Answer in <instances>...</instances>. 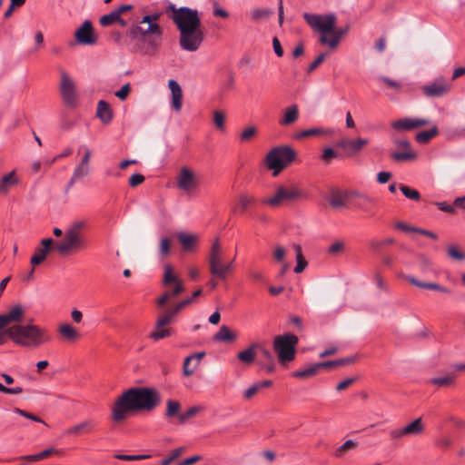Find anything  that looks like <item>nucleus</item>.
Wrapping results in <instances>:
<instances>
[{
  "label": "nucleus",
  "mask_w": 465,
  "mask_h": 465,
  "mask_svg": "<svg viewBox=\"0 0 465 465\" xmlns=\"http://www.w3.org/2000/svg\"><path fill=\"white\" fill-rule=\"evenodd\" d=\"M26 315L24 305L17 303L0 314V346L7 338L23 347H39L50 342L51 334L46 328L35 324H22Z\"/></svg>",
  "instance_id": "nucleus-1"
},
{
  "label": "nucleus",
  "mask_w": 465,
  "mask_h": 465,
  "mask_svg": "<svg viewBox=\"0 0 465 465\" xmlns=\"http://www.w3.org/2000/svg\"><path fill=\"white\" fill-rule=\"evenodd\" d=\"M165 13L180 33V47L187 52L197 51L204 40L199 12L187 6L176 7L171 4L166 7Z\"/></svg>",
  "instance_id": "nucleus-2"
},
{
  "label": "nucleus",
  "mask_w": 465,
  "mask_h": 465,
  "mask_svg": "<svg viewBox=\"0 0 465 465\" xmlns=\"http://www.w3.org/2000/svg\"><path fill=\"white\" fill-rule=\"evenodd\" d=\"M160 403L161 395L156 390L148 387L131 388L115 400L111 408V418L120 423L127 419L130 412L152 411Z\"/></svg>",
  "instance_id": "nucleus-3"
},
{
  "label": "nucleus",
  "mask_w": 465,
  "mask_h": 465,
  "mask_svg": "<svg viewBox=\"0 0 465 465\" xmlns=\"http://www.w3.org/2000/svg\"><path fill=\"white\" fill-rule=\"evenodd\" d=\"M85 223L75 221L64 232L63 238L54 243V250L61 255H69L84 250L87 247L84 229Z\"/></svg>",
  "instance_id": "nucleus-4"
},
{
  "label": "nucleus",
  "mask_w": 465,
  "mask_h": 465,
  "mask_svg": "<svg viewBox=\"0 0 465 465\" xmlns=\"http://www.w3.org/2000/svg\"><path fill=\"white\" fill-rule=\"evenodd\" d=\"M296 158V152L289 145H281L272 148L265 157L267 168L277 176L283 169L288 167Z\"/></svg>",
  "instance_id": "nucleus-5"
},
{
  "label": "nucleus",
  "mask_w": 465,
  "mask_h": 465,
  "mask_svg": "<svg viewBox=\"0 0 465 465\" xmlns=\"http://www.w3.org/2000/svg\"><path fill=\"white\" fill-rule=\"evenodd\" d=\"M223 251L219 239H215L211 246L208 255L210 273L216 278L224 280L228 273L232 271L233 262H223Z\"/></svg>",
  "instance_id": "nucleus-6"
},
{
  "label": "nucleus",
  "mask_w": 465,
  "mask_h": 465,
  "mask_svg": "<svg viewBox=\"0 0 465 465\" xmlns=\"http://www.w3.org/2000/svg\"><path fill=\"white\" fill-rule=\"evenodd\" d=\"M298 341V337L292 333H285L274 337L272 348L281 363L290 362L294 360Z\"/></svg>",
  "instance_id": "nucleus-7"
},
{
  "label": "nucleus",
  "mask_w": 465,
  "mask_h": 465,
  "mask_svg": "<svg viewBox=\"0 0 465 465\" xmlns=\"http://www.w3.org/2000/svg\"><path fill=\"white\" fill-rule=\"evenodd\" d=\"M301 197L302 192L296 187L279 185L275 188L274 193L271 196L262 198L261 203L270 206L271 208H279Z\"/></svg>",
  "instance_id": "nucleus-8"
},
{
  "label": "nucleus",
  "mask_w": 465,
  "mask_h": 465,
  "mask_svg": "<svg viewBox=\"0 0 465 465\" xmlns=\"http://www.w3.org/2000/svg\"><path fill=\"white\" fill-rule=\"evenodd\" d=\"M303 18L310 27L321 34V35H328L333 31L336 25V15L334 14L316 15L304 13Z\"/></svg>",
  "instance_id": "nucleus-9"
},
{
  "label": "nucleus",
  "mask_w": 465,
  "mask_h": 465,
  "mask_svg": "<svg viewBox=\"0 0 465 465\" xmlns=\"http://www.w3.org/2000/svg\"><path fill=\"white\" fill-rule=\"evenodd\" d=\"M162 284L166 288L165 292L171 299L180 295L185 290L183 282L174 272L170 263L164 265Z\"/></svg>",
  "instance_id": "nucleus-10"
},
{
  "label": "nucleus",
  "mask_w": 465,
  "mask_h": 465,
  "mask_svg": "<svg viewBox=\"0 0 465 465\" xmlns=\"http://www.w3.org/2000/svg\"><path fill=\"white\" fill-rule=\"evenodd\" d=\"M391 142L398 149L390 154V158L395 162H409L417 159L418 154L412 150L409 140L396 135L391 137Z\"/></svg>",
  "instance_id": "nucleus-11"
},
{
  "label": "nucleus",
  "mask_w": 465,
  "mask_h": 465,
  "mask_svg": "<svg viewBox=\"0 0 465 465\" xmlns=\"http://www.w3.org/2000/svg\"><path fill=\"white\" fill-rule=\"evenodd\" d=\"M178 189L190 193L200 186V175L189 167H182L176 176Z\"/></svg>",
  "instance_id": "nucleus-12"
},
{
  "label": "nucleus",
  "mask_w": 465,
  "mask_h": 465,
  "mask_svg": "<svg viewBox=\"0 0 465 465\" xmlns=\"http://www.w3.org/2000/svg\"><path fill=\"white\" fill-rule=\"evenodd\" d=\"M424 430L425 426L424 423L422 422L421 418H418L402 428H398L391 430L390 437L391 440H400L408 436L421 435Z\"/></svg>",
  "instance_id": "nucleus-13"
},
{
  "label": "nucleus",
  "mask_w": 465,
  "mask_h": 465,
  "mask_svg": "<svg viewBox=\"0 0 465 465\" xmlns=\"http://www.w3.org/2000/svg\"><path fill=\"white\" fill-rule=\"evenodd\" d=\"M60 93L64 102L74 107L77 103V94L74 81L65 71H61Z\"/></svg>",
  "instance_id": "nucleus-14"
},
{
  "label": "nucleus",
  "mask_w": 465,
  "mask_h": 465,
  "mask_svg": "<svg viewBox=\"0 0 465 465\" xmlns=\"http://www.w3.org/2000/svg\"><path fill=\"white\" fill-rule=\"evenodd\" d=\"M159 19V14H152L143 17L140 24H147V27L143 28V26H135L132 29L131 35L133 36H136L137 34H140L143 36L147 35H155L160 36L162 35V30L156 21Z\"/></svg>",
  "instance_id": "nucleus-15"
},
{
  "label": "nucleus",
  "mask_w": 465,
  "mask_h": 465,
  "mask_svg": "<svg viewBox=\"0 0 465 465\" xmlns=\"http://www.w3.org/2000/svg\"><path fill=\"white\" fill-rule=\"evenodd\" d=\"M74 39L77 44L84 45H94L97 43L98 36L90 20H85L74 32Z\"/></svg>",
  "instance_id": "nucleus-16"
},
{
  "label": "nucleus",
  "mask_w": 465,
  "mask_h": 465,
  "mask_svg": "<svg viewBox=\"0 0 465 465\" xmlns=\"http://www.w3.org/2000/svg\"><path fill=\"white\" fill-rule=\"evenodd\" d=\"M421 91L427 97H441L450 91V84L442 77L434 80L432 83L421 86Z\"/></svg>",
  "instance_id": "nucleus-17"
},
{
  "label": "nucleus",
  "mask_w": 465,
  "mask_h": 465,
  "mask_svg": "<svg viewBox=\"0 0 465 465\" xmlns=\"http://www.w3.org/2000/svg\"><path fill=\"white\" fill-rule=\"evenodd\" d=\"M370 143L366 138L343 139L337 145L341 148L348 157L357 155Z\"/></svg>",
  "instance_id": "nucleus-18"
},
{
  "label": "nucleus",
  "mask_w": 465,
  "mask_h": 465,
  "mask_svg": "<svg viewBox=\"0 0 465 465\" xmlns=\"http://www.w3.org/2000/svg\"><path fill=\"white\" fill-rule=\"evenodd\" d=\"M430 124V120L425 118H401L393 121L391 125L396 131H411Z\"/></svg>",
  "instance_id": "nucleus-19"
},
{
  "label": "nucleus",
  "mask_w": 465,
  "mask_h": 465,
  "mask_svg": "<svg viewBox=\"0 0 465 465\" xmlns=\"http://www.w3.org/2000/svg\"><path fill=\"white\" fill-rule=\"evenodd\" d=\"M95 429V422L93 420H84L64 430V437H78L83 434H90Z\"/></svg>",
  "instance_id": "nucleus-20"
},
{
  "label": "nucleus",
  "mask_w": 465,
  "mask_h": 465,
  "mask_svg": "<svg viewBox=\"0 0 465 465\" xmlns=\"http://www.w3.org/2000/svg\"><path fill=\"white\" fill-rule=\"evenodd\" d=\"M57 332L60 339L66 343H74L81 339V333L77 329L67 322L59 324Z\"/></svg>",
  "instance_id": "nucleus-21"
},
{
  "label": "nucleus",
  "mask_w": 465,
  "mask_h": 465,
  "mask_svg": "<svg viewBox=\"0 0 465 465\" xmlns=\"http://www.w3.org/2000/svg\"><path fill=\"white\" fill-rule=\"evenodd\" d=\"M403 278L406 281H408L411 284H412L416 287H419L420 289H428V290H431V291H437V292H440L447 293V294H450L451 292L449 288L444 287L436 282H421L411 275H404Z\"/></svg>",
  "instance_id": "nucleus-22"
},
{
  "label": "nucleus",
  "mask_w": 465,
  "mask_h": 465,
  "mask_svg": "<svg viewBox=\"0 0 465 465\" xmlns=\"http://www.w3.org/2000/svg\"><path fill=\"white\" fill-rule=\"evenodd\" d=\"M204 355L205 353L203 351L187 356L184 359L183 365V375L186 377L191 376L197 369L200 361L204 357Z\"/></svg>",
  "instance_id": "nucleus-23"
},
{
  "label": "nucleus",
  "mask_w": 465,
  "mask_h": 465,
  "mask_svg": "<svg viewBox=\"0 0 465 465\" xmlns=\"http://www.w3.org/2000/svg\"><path fill=\"white\" fill-rule=\"evenodd\" d=\"M168 87L172 93V106L176 112H180L183 105V91L180 84L173 79L169 80Z\"/></svg>",
  "instance_id": "nucleus-24"
},
{
  "label": "nucleus",
  "mask_w": 465,
  "mask_h": 465,
  "mask_svg": "<svg viewBox=\"0 0 465 465\" xmlns=\"http://www.w3.org/2000/svg\"><path fill=\"white\" fill-rule=\"evenodd\" d=\"M345 33H346V30H343V29L336 30L334 28L333 31L330 33L329 36L328 35H320L319 42L322 45H327L331 49H335L339 45L341 36Z\"/></svg>",
  "instance_id": "nucleus-25"
},
{
  "label": "nucleus",
  "mask_w": 465,
  "mask_h": 465,
  "mask_svg": "<svg viewBox=\"0 0 465 465\" xmlns=\"http://www.w3.org/2000/svg\"><path fill=\"white\" fill-rule=\"evenodd\" d=\"M299 119V108L297 104L288 106L283 113L282 117L279 120V124L288 126L294 124Z\"/></svg>",
  "instance_id": "nucleus-26"
},
{
  "label": "nucleus",
  "mask_w": 465,
  "mask_h": 465,
  "mask_svg": "<svg viewBox=\"0 0 465 465\" xmlns=\"http://www.w3.org/2000/svg\"><path fill=\"white\" fill-rule=\"evenodd\" d=\"M395 228L398 229V230L406 232H417V233H420L421 235L427 236V237H429V238H430L432 240H437L438 239V235L436 233H434L433 232H431V231H429V230H426V229H422V228H420V227L411 226V225H408L407 223H402V222H398L397 223H395Z\"/></svg>",
  "instance_id": "nucleus-27"
},
{
  "label": "nucleus",
  "mask_w": 465,
  "mask_h": 465,
  "mask_svg": "<svg viewBox=\"0 0 465 465\" xmlns=\"http://www.w3.org/2000/svg\"><path fill=\"white\" fill-rule=\"evenodd\" d=\"M96 115L104 124H108L113 119V112L108 103L100 100L97 104Z\"/></svg>",
  "instance_id": "nucleus-28"
},
{
  "label": "nucleus",
  "mask_w": 465,
  "mask_h": 465,
  "mask_svg": "<svg viewBox=\"0 0 465 465\" xmlns=\"http://www.w3.org/2000/svg\"><path fill=\"white\" fill-rule=\"evenodd\" d=\"M17 183L18 179L16 177L15 171L13 170L0 179V193L6 194L9 190Z\"/></svg>",
  "instance_id": "nucleus-29"
},
{
  "label": "nucleus",
  "mask_w": 465,
  "mask_h": 465,
  "mask_svg": "<svg viewBox=\"0 0 465 465\" xmlns=\"http://www.w3.org/2000/svg\"><path fill=\"white\" fill-rule=\"evenodd\" d=\"M236 339L237 334L226 325H222L213 336V340L220 342H233Z\"/></svg>",
  "instance_id": "nucleus-30"
},
{
  "label": "nucleus",
  "mask_w": 465,
  "mask_h": 465,
  "mask_svg": "<svg viewBox=\"0 0 465 465\" xmlns=\"http://www.w3.org/2000/svg\"><path fill=\"white\" fill-rule=\"evenodd\" d=\"M173 329L168 326L159 327L158 322H155L153 330L150 332L149 338L154 341L171 337L173 335Z\"/></svg>",
  "instance_id": "nucleus-31"
},
{
  "label": "nucleus",
  "mask_w": 465,
  "mask_h": 465,
  "mask_svg": "<svg viewBox=\"0 0 465 465\" xmlns=\"http://www.w3.org/2000/svg\"><path fill=\"white\" fill-rule=\"evenodd\" d=\"M177 238L185 252L192 251L198 242V236L196 234L186 232H179Z\"/></svg>",
  "instance_id": "nucleus-32"
},
{
  "label": "nucleus",
  "mask_w": 465,
  "mask_h": 465,
  "mask_svg": "<svg viewBox=\"0 0 465 465\" xmlns=\"http://www.w3.org/2000/svg\"><path fill=\"white\" fill-rule=\"evenodd\" d=\"M256 349L259 351L262 362L266 365L267 371H272L274 370V357L272 353L259 343H256Z\"/></svg>",
  "instance_id": "nucleus-33"
},
{
  "label": "nucleus",
  "mask_w": 465,
  "mask_h": 465,
  "mask_svg": "<svg viewBox=\"0 0 465 465\" xmlns=\"http://www.w3.org/2000/svg\"><path fill=\"white\" fill-rule=\"evenodd\" d=\"M179 312L176 311V309L173 306L172 308L164 311L163 313H161L156 322H158V326L159 327H163V326H168L170 324H172L174 320H175V317L176 315L178 314Z\"/></svg>",
  "instance_id": "nucleus-34"
},
{
  "label": "nucleus",
  "mask_w": 465,
  "mask_h": 465,
  "mask_svg": "<svg viewBox=\"0 0 465 465\" xmlns=\"http://www.w3.org/2000/svg\"><path fill=\"white\" fill-rule=\"evenodd\" d=\"M439 134V129L433 125L430 130L421 131L416 134L415 140L418 143L426 144Z\"/></svg>",
  "instance_id": "nucleus-35"
},
{
  "label": "nucleus",
  "mask_w": 465,
  "mask_h": 465,
  "mask_svg": "<svg viewBox=\"0 0 465 465\" xmlns=\"http://www.w3.org/2000/svg\"><path fill=\"white\" fill-rule=\"evenodd\" d=\"M272 384V381L270 380H265L262 381L256 382L244 391V398L246 400H250L254 395H256L261 390H262L264 388H268Z\"/></svg>",
  "instance_id": "nucleus-36"
},
{
  "label": "nucleus",
  "mask_w": 465,
  "mask_h": 465,
  "mask_svg": "<svg viewBox=\"0 0 465 465\" xmlns=\"http://www.w3.org/2000/svg\"><path fill=\"white\" fill-rule=\"evenodd\" d=\"M319 370H320V367L317 366V363H315V364L310 365L304 369L298 370V371L292 372V376L294 378H299V379H308V378L317 375L319 372Z\"/></svg>",
  "instance_id": "nucleus-37"
},
{
  "label": "nucleus",
  "mask_w": 465,
  "mask_h": 465,
  "mask_svg": "<svg viewBox=\"0 0 465 465\" xmlns=\"http://www.w3.org/2000/svg\"><path fill=\"white\" fill-rule=\"evenodd\" d=\"M353 196L357 197L355 206L364 212H369L371 206L374 203V201L367 195L361 194L359 193H353Z\"/></svg>",
  "instance_id": "nucleus-38"
},
{
  "label": "nucleus",
  "mask_w": 465,
  "mask_h": 465,
  "mask_svg": "<svg viewBox=\"0 0 465 465\" xmlns=\"http://www.w3.org/2000/svg\"><path fill=\"white\" fill-rule=\"evenodd\" d=\"M181 403L175 400H168L166 401L165 417L168 419L177 417L181 414Z\"/></svg>",
  "instance_id": "nucleus-39"
},
{
  "label": "nucleus",
  "mask_w": 465,
  "mask_h": 465,
  "mask_svg": "<svg viewBox=\"0 0 465 465\" xmlns=\"http://www.w3.org/2000/svg\"><path fill=\"white\" fill-rule=\"evenodd\" d=\"M255 349L256 343L252 344L246 350L240 351L237 355L238 359L246 364H251L252 362H253L256 356Z\"/></svg>",
  "instance_id": "nucleus-40"
},
{
  "label": "nucleus",
  "mask_w": 465,
  "mask_h": 465,
  "mask_svg": "<svg viewBox=\"0 0 465 465\" xmlns=\"http://www.w3.org/2000/svg\"><path fill=\"white\" fill-rule=\"evenodd\" d=\"M202 410H203V407H201V406L190 407L186 411L181 413L178 416L179 423H181V424L186 423L189 420L195 417Z\"/></svg>",
  "instance_id": "nucleus-41"
},
{
  "label": "nucleus",
  "mask_w": 465,
  "mask_h": 465,
  "mask_svg": "<svg viewBox=\"0 0 465 465\" xmlns=\"http://www.w3.org/2000/svg\"><path fill=\"white\" fill-rule=\"evenodd\" d=\"M48 253L49 252H47L46 249L36 247L35 250V253L30 259V263L32 264L33 267L39 265L46 259Z\"/></svg>",
  "instance_id": "nucleus-42"
},
{
  "label": "nucleus",
  "mask_w": 465,
  "mask_h": 465,
  "mask_svg": "<svg viewBox=\"0 0 465 465\" xmlns=\"http://www.w3.org/2000/svg\"><path fill=\"white\" fill-rule=\"evenodd\" d=\"M329 134V132L324 131L323 129H321V128H312V129H308V130H304V131L296 133L294 134V139L301 140V139L307 138L310 136L320 135V134Z\"/></svg>",
  "instance_id": "nucleus-43"
},
{
  "label": "nucleus",
  "mask_w": 465,
  "mask_h": 465,
  "mask_svg": "<svg viewBox=\"0 0 465 465\" xmlns=\"http://www.w3.org/2000/svg\"><path fill=\"white\" fill-rule=\"evenodd\" d=\"M90 173V168L87 165H82L79 163L74 170L73 176L70 180V185L74 184V181L81 179Z\"/></svg>",
  "instance_id": "nucleus-44"
},
{
  "label": "nucleus",
  "mask_w": 465,
  "mask_h": 465,
  "mask_svg": "<svg viewBox=\"0 0 465 465\" xmlns=\"http://www.w3.org/2000/svg\"><path fill=\"white\" fill-rule=\"evenodd\" d=\"M238 206L242 212H244L249 206L256 203V198L252 195L242 193L239 196Z\"/></svg>",
  "instance_id": "nucleus-45"
},
{
  "label": "nucleus",
  "mask_w": 465,
  "mask_h": 465,
  "mask_svg": "<svg viewBox=\"0 0 465 465\" xmlns=\"http://www.w3.org/2000/svg\"><path fill=\"white\" fill-rule=\"evenodd\" d=\"M400 190L401 192L403 193V195L410 199V200H412V201H415V202H418L420 200V193L413 189V188H411L407 185H404V184H401L400 185Z\"/></svg>",
  "instance_id": "nucleus-46"
},
{
  "label": "nucleus",
  "mask_w": 465,
  "mask_h": 465,
  "mask_svg": "<svg viewBox=\"0 0 465 465\" xmlns=\"http://www.w3.org/2000/svg\"><path fill=\"white\" fill-rule=\"evenodd\" d=\"M329 203L333 208H341L346 203V196L341 193H335L330 198Z\"/></svg>",
  "instance_id": "nucleus-47"
},
{
  "label": "nucleus",
  "mask_w": 465,
  "mask_h": 465,
  "mask_svg": "<svg viewBox=\"0 0 465 465\" xmlns=\"http://www.w3.org/2000/svg\"><path fill=\"white\" fill-rule=\"evenodd\" d=\"M118 20H120V15L115 10H114L110 14L103 15L99 22L102 26H109L114 23L118 22Z\"/></svg>",
  "instance_id": "nucleus-48"
},
{
  "label": "nucleus",
  "mask_w": 465,
  "mask_h": 465,
  "mask_svg": "<svg viewBox=\"0 0 465 465\" xmlns=\"http://www.w3.org/2000/svg\"><path fill=\"white\" fill-rule=\"evenodd\" d=\"M356 447V442L352 440H346L342 445L336 449L334 454L337 458H341L345 453Z\"/></svg>",
  "instance_id": "nucleus-49"
},
{
  "label": "nucleus",
  "mask_w": 465,
  "mask_h": 465,
  "mask_svg": "<svg viewBox=\"0 0 465 465\" xmlns=\"http://www.w3.org/2000/svg\"><path fill=\"white\" fill-rule=\"evenodd\" d=\"M183 447H180L171 450L167 457L162 460L160 465H170L173 460L179 458L183 453Z\"/></svg>",
  "instance_id": "nucleus-50"
},
{
  "label": "nucleus",
  "mask_w": 465,
  "mask_h": 465,
  "mask_svg": "<svg viewBox=\"0 0 465 465\" xmlns=\"http://www.w3.org/2000/svg\"><path fill=\"white\" fill-rule=\"evenodd\" d=\"M272 14L270 9H254L251 13V18L254 22L267 19Z\"/></svg>",
  "instance_id": "nucleus-51"
},
{
  "label": "nucleus",
  "mask_w": 465,
  "mask_h": 465,
  "mask_svg": "<svg viewBox=\"0 0 465 465\" xmlns=\"http://www.w3.org/2000/svg\"><path fill=\"white\" fill-rule=\"evenodd\" d=\"M453 376L436 377L430 380V383L439 387H447L453 383Z\"/></svg>",
  "instance_id": "nucleus-52"
},
{
  "label": "nucleus",
  "mask_w": 465,
  "mask_h": 465,
  "mask_svg": "<svg viewBox=\"0 0 465 465\" xmlns=\"http://www.w3.org/2000/svg\"><path fill=\"white\" fill-rule=\"evenodd\" d=\"M213 124L219 130H224L225 114L223 111L216 110L213 112Z\"/></svg>",
  "instance_id": "nucleus-53"
},
{
  "label": "nucleus",
  "mask_w": 465,
  "mask_h": 465,
  "mask_svg": "<svg viewBox=\"0 0 465 465\" xmlns=\"http://www.w3.org/2000/svg\"><path fill=\"white\" fill-rule=\"evenodd\" d=\"M258 130L255 126H249L245 128L240 136L241 142H248L257 134Z\"/></svg>",
  "instance_id": "nucleus-54"
},
{
  "label": "nucleus",
  "mask_w": 465,
  "mask_h": 465,
  "mask_svg": "<svg viewBox=\"0 0 465 465\" xmlns=\"http://www.w3.org/2000/svg\"><path fill=\"white\" fill-rule=\"evenodd\" d=\"M115 459L126 461L133 460H141L151 458V455L148 454H139V455H126V454H116Z\"/></svg>",
  "instance_id": "nucleus-55"
},
{
  "label": "nucleus",
  "mask_w": 465,
  "mask_h": 465,
  "mask_svg": "<svg viewBox=\"0 0 465 465\" xmlns=\"http://www.w3.org/2000/svg\"><path fill=\"white\" fill-rule=\"evenodd\" d=\"M448 254L450 258L457 260V261H464L465 260V253L460 252L459 250V248L455 245L449 246Z\"/></svg>",
  "instance_id": "nucleus-56"
},
{
  "label": "nucleus",
  "mask_w": 465,
  "mask_h": 465,
  "mask_svg": "<svg viewBox=\"0 0 465 465\" xmlns=\"http://www.w3.org/2000/svg\"><path fill=\"white\" fill-rule=\"evenodd\" d=\"M171 241L168 238H162L160 241L159 252L162 257H166L170 253Z\"/></svg>",
  "instance_id": "nucleus-57"
},
{
  "label": "nucleus",
  "mask_w": 465,
  "mask_h": 465,
  "mask_svg": "<svg viewBox=\"0 0 465 465\" xmlns=\"http://www.w3.org/2000/svg\"><path fill=\"white\" fill-rule=\"evenodd\" d=\"M379 80L384 83L388 87L400 92L401 89V84L398 81L392 80L386 76H380Z\"/></svg>",
  "instance_id": "nucleus-58"
},
{
  "label": "nucleus",
  "mask_w": 465,
  "mask_h": 465,
  "mask_svg": "<svg viewBox=\"0 0 465 465\" xmlns=\"http://www.w3.org/2000/svg\"><path fill=\"white\" fill-rule=\"evenodd\" d=\"M131 92V85L129 83L124 84L120 90L115 92V96L121 101H124Z\"/></svg>",
  "instance_id": "nucleus-59"
},
{
  "label": "nucleus",
  "mask_w": 465,
  "mask_h": 465,
  "mask_svg": "<svg viewBox=\"0 0 465 465\" xmlns=\"http://www.w3.org/2000/svg\"><path fill=\"white\" fill-rule=\"evenodd\" d=\"M435 205L438 207L439 210L448 213H455L456 210L454 208L453 203L450 204L447 202H437L435 203Z\"/></svg>",
  "instance_id": "nucleus-60"
},
{
  "label": "nucleus",
  "mask_w": 465,
  "mask_h": 465,
  "mask_svg": "<svg viewBox=\"0 0 465 465\" xmlns=\"http://www.w3.org/2000/svg\"><path fill=\"white\" fill-rule=\"evenodd\" d=\"M285 256H286L285 248L281 245H277L273 252V258L279 262H283Z\"/></svg>",
  "instance_id": "nucleus-61"
},
{
  "label": "nucleus",
  "mask_w": 465,
  "mask_h": 465,
  "mask_svg": "<svg viewBox=\"0 0 465 465\" xmlns=\"http://www.w3.org/2000/svg\"><path fill=\"white\" fill-rule=\"evenodd\" d=\"M296 262L297 264L293 271L295 273H301L304 271L308 263L303 255H296Z\"/></svg>",
  "instance_id": "nucleus-62"
},
{
  "label": "nucleus",
  "mask_w": 465,
  "mask_h": 465,
  "mask_svg": "<svg viewBox=\"0 0 465 465\" xmlns=\"http://www.w3.org/2000/svg\"><path fill=\"white\" fill-rule=\"evenodd\" d=\"M337 157V153L331 147L325 148L322 154V159L325 163H330L332 159Z\"/></svg>",
  "instance_id": "nucleus-63"
},
{
  "label": "nucleus",
  "mask_w": 465,
  "mask_h": 465,
  "mask_svg": "<svg viewBox=\"0 0 465 465\" xmlns=\"http://www.w3.org/2000/svg\"><path fill=\"white\" fill-rule=\"evenodd\" d=\"M144 182V176L141 173H134L129 178V185L131 187H136Z\"/></svg>",
  "instance_id": "nucleus-64"
}]
</instances>
